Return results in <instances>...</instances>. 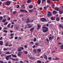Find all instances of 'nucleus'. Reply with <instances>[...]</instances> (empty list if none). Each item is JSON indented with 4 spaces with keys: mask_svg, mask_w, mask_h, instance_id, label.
Wrapping results in <instances>:
<instances>
[{
    "mask_svg": "<svg viewBox=\"0 0 63 63\" xmlns=\"http://www.w3.org/2000/svg\"><path fill=\"white\" fill-rule=\"evenodd\" d=\"M33 51L34 53H36L37 51V50L36 49H34L33 50Z\"/></svg>",
    "mask_w": 63,
    "mask_h": 63,
    "instance_id": "obj_20",
    "label": "nucleus"
},
{
    "mask_svg": "<svg viewBox=\"0 0 63 63\" xmlns=\"http://www.w3.org/2000/svg\"><path fill=\"white\" fill-rule=\"evenodd\" d=\"M61 19L62 20H63V17H61Z\"/></svg>",
    "mask_w": 63,
    "mask_h": 63,
    "instance_id": "obj_59",
    "label": "nucleus"
},
{
    "mask_svg": "<svg viewBox=\"0 0 63 63\" xmlns=\"http://www.w3.org/2000/svg\"><path fill=\"white\" fill-rule=\"evenodd\" d=\"M37 51L38 52H40L41 51V50L40 49H37Z\"/></svg>",
    "mask_w": 63,
    "mask_h": 63,
    "instance_id": "obj_24",
    "label": "nucleus"
},
{
    "mask_svg": "<svg viewBox=\"0 0 63 63\" xmlns=\"http://www.w3.org/2000/svg\"><path fill=\"white\" fill-rule=\"evenodd\" d=\"M6 48H4L3 49V50H4V51H5L6 50Z\"/></svg>",
    "mask_w": 63,
    "mask_h": 63,
    "instance_id": "obj_62",
    "label": "nucleus"
},
{
    "mask_svg": "<svg viewBox=\"0 0 63 63\" xmlns=\"http://www.w3.org/2000/svg\"><path fill=\"white\" fill-rule=\"evenodd\" d=\"M18 38V37L17 36H16L15 37V40H16Z\"/></svg>",
    "mask_w": 63,
    "mask_h": 63,
    "instance_id": "obj_42",
    "label": "nucleus"
},
{
    "mask_svg": "<svg viewBox=\"0 0 63 63\" xmlns=\"http://www.w3.org/2000/svg\"><path fill=\"white\" fill-rule=\"evenodd\" d=\"M10 4L11 3H10V1H8L6 2L5 5H6V6H9V5H10Z\"/></svg>",
    "mask_w": 63,
    "mask_h": 63,
    "instance_id": "obj_2",
    "label": "nucleus"
},
{
    "mask_svg": "<svg viewBox=\"0 0 63 63\" xmlns=\"http://www.w3.org/2000/svg\"><path fill=\"white\" fill-rule=\"evenodd\" d=\"M19 8V5H17V8Z\"/></svg>",
    "mask_w": 63,
    "mask_h": 63,
    "instance_id": "obj_55",
    "label": "nucleus"
},
{
    "mask_svg": "<svg viewBox=\"0 0 63 63\" xmlns=\"http://www.w3.org/2000/svg\"><path fill=\"white\" fill-rule=\"evenodd\" d=\"M17 55L19 56V57H20L21 56V54L18 53L17 54Z\"/></svg>",
    "mask_w": 63,
    "mask_h": 63,
    "instance_id": "obj_32",
    "label": "nucleus"
},
{
    "mask_svg": "<svg viewBox=\"0 0 63 63\" xmlns=\"http://www.w3.org/2000/svg\"><path fill=\"white\" fill-rule=\"evenodd\" d=\"M20 11L21 12H24V10L21 9L20 10Z\"/></svg>",
    "mask_w": 63,
    "mask_h": 63,
    "instance_id": "obj_28",
    "label": "nucleus"
},
{
    "mask_svg": "<svg viewBox=\"0 0 63 63\" xmlns=\"http://www.w3.org/2000/svg\"><path fill=\"white\" fill-rule=\"evenodd\" d=\"M10 25H11V23L9 24L7 26V27H9L10 26Z\"/></svg>",
    "mask_w": 63,
    "mask_h": 63,
    "instance_id": "obj_41",
    "label": "nucleus"
},
{
    "mask_svg": "<svg viewBox=\"0 0 63 63\" xmlns=\"http://www.w3.org/2000/svg\"><path fill=\"white\" fill-rule=\"evenodd\" d=\"M38 28H37V30H38V29H40V26L39 25H37Z\"/></svg>",
    "mask_w": 63,
    "mask_h": 63,
    "instance_id": "obj_11",
    "label": "nucleus"
},
{
    "mask_svg": "<svg viewBox=\"0 0 63 63\" xmlns=\"http://www.w3.org/2000/svg\"><path fill=\"white\" fill-rule=\"evenodd\" d=\"M5 58L7 60H9V58L8 57V56H6Z\"/></svg>",
    "mask_w": 63,
    "mask_h": 63,
    "instance_id": "obj_27",
    "label": "nucleus"
},
{
    "mask_svg": "<svg viewBox=\"0 0 63 63\" xmlns=\"http://www.w3.org/2000/svg\"><path fill=\"white\" fill-rule=\"evenodd\" d=\"M52 39H54V36H52Z\"/></svg>",
    "mask_w": 63,
    "mask_h": 63,
    "instance_id": "obj_61",
    "label": "nucleus"
},
{
    "mask_svg": "<svg viewBox=\"0 0 63 63\" xmlns=\"http://www.w3.org/2000/svg\"><path fill=\"white\" fill-rule=\"evenodd\" d=\"M52 16L51 15V13L50 11H49L48 12V13L47 14V16L48 17H49V16Z\"/></svg>",
    "mask_w": 63,
    "mask_h": 63,
    "instance_id": "obj_3",
    "label": "nucleus"
},
{
    "mask_svg": "<svg viewBox=\"0 0 63 63\" xmlns=\"http://www.w3.org/2000/svg\"><path fill=\"white\" fill-rule=\"evenodd\" d=\"M24 53L25 54H27L28 53V52L27 51H26L24 52Z\"/></svg>",
    "mask_w": 63,
    "mask_h": 63,
    "instance_id": "obj_47",
    "label": "nucleus"
},
{
    "mask_svg": "<svg viewBox=\"0 0 63 63\" xmlns=\"http://www.w3.org/2000/svg\"><path fill=\"white\" fill-rule=\"evenodd\" d=\"M27 24V25H28L29 26L28 27V28H30L32 27L31 26H30V25H30V24Z\"/></svg>",
    "mask_w": 63,
    "mask_h": 63,
    "instance_id": "obj_14",
    "label": "nucleus"
},
{
    "mask_svg": "<svg viewBox=\"0 0 63 63\" xmlns=\"http://www.w3.org/2000/svg\"><path fill=\"white\" fill-rule=\"evenodd\" d=\"M11 24H15V23L14 22H11Z\"/></svg>",
    "mask_w": 63,
    "mask_h": 63,
    "instance_id": "obj_56",
    "label": "nucleus"
},
{
    "mask_svg": "<svg viewBox=\"0 0 63 63\" xmlns=\"http://www.w3.org/2000/svg\"><path fill=\"white\" fill-rule=\"evenodd\" d=\"M50 18L51 20H55V18L53 17H51Z\"/></svg>",
    "mask_w": 63,
    "mask_h": 63,
    "instance_id": "obj_7",
    "label": "nucleus"
},
{
    "mask_svg": "<svg viewBox=\"0 0 63 63\" xmlns=\"http://www.w3.org/2000/svg\"><path fill=\"white\" fill-rule=\"evenodd\" d=\"M50 0H47V3L48 4H50Z\"/></svg>",
    "mask_w": 63,
    "mask_h": 63,
    "instance_id": "obj_31",
    "label": "nucleus"
},
{
    "mask_svg": "<svg viewBox=\"0 0 63 63\" xmlns=\"http://www.w3.org/2000/svg\"><path fill=\"white\" fill-rule=\"evenodd\" d=\"M43 32L44 33H45L47 31H48V28L46 27H43L42 28Z\"/></svg>",
    "mask_w": 63,
    "mask_h": 63,
    "instance_id": "obj_1",
    "label": "nucleus"
},
{
    "mask_svg": "<svg viewBox=\"0 0 63 63\" xmlns=\"http://www.w3.org/2000/svg\"><path fill=\"white\" fill-rule=\"evenodd\" d=\"M60 47H61V49H62L63 48V45H62L61 46H60Z\"/></svg>",
    "mask_w": 63,
    "mask_h": 63,
    "instance_id": "obj_21",
    "label": "nucleus"
},
{
    "mask_svg": "<svg viewBox=\"0 0 63 63\" xmlns=\"http://www.w3.org/2000/svg\"><path fill=\"white\" fill-rule=\"evenodd\" d=\"M33 41L34 42H36V38H34Z\"/></svg>",
    "mask_w": 63,
    "mask_h": 63,
    "instance_id": "obj_50",
    "label": "nucleus"
},
{
    "mask_svg": "<svg viewBox=\"0 0 63 63\" xmlns=\"http://www.w3.org/2000/svg\"><path fill=\"white\" fill-rule=\"evenodd\" d=\"M33 7V5H30L29 6V9H32Z\"/></svg>",
    "mask_w": 63,
    "mask_h": 63,
    "instance_id": "obj_25",
    "label": "nucleus"
},
{
    "mask_svg": "<svg viewBox=\"0 0 63 63\" xmlns=\"http://www.w3.org/2000/svg\"><path fill=\"white\" fill-rule=\"evenodd\" d=\"M2 19H3V17L2 16L0 17V20H2Z\"/></svg>",
    "mask_w": 63,
    "mask_h": 63,
    "instance_id": "obj_35",
    "label": "nucleus"
},
{
    "mask_svg": "<svg viewBox=\"0 0 63 63\" xmlns=\"http://www.w3.org/2000/svg\"><path fill=\"white\" fill-rule=\"evenodd\" d=\"M56 20L57 21H59L60 20V18H59V17H58L56 19Z\"/></svg>",
    "mask_w": 63,
    "mask_h": 63,
    "instance_id": "obj_9",
    "label": "nucleus"
},
{
    "mask_svg": "<svg viewBox=\"0 0 63 63\" xmlns=\"http://www.w3.org/2000/svg\"><path fill=\"white\" fill-rule=\"evenodd\" d=\"M16 11H15L13 12V14L15 15L16 14Z\"/></svg>",
    "mask_w": 63,
    "mask_h": 63,
    "instance_id": "obj_34",
    "label": "nucleus"
},
{
    "mask_svg": "<svg viewBox=\"0 0 63 63\" xmlns=\"http://www.w3.org/2000/svg\"><path fill=\"white\" fill-rule=\"evenodd\" d=\"M8 44H9L8 42L5 45V46H6V47H8Z\"/></svg>",
    "mask_w": 63,
    "mask_h": 63,
    "instance_id": "obj_36",
    "label": "nucleus"
},
{
    "mask_svg": "<svg viewBox=\"0 0 63 63\" xmlns=\"http://www.w3.org/2000/svg\"><path fill=\"white\" fill-rule=\"evenodd\" d=\"M34 29V28L33 27L30 29V31L31 32H32V30H33Z\"/></svg>",
    "mask_w": 63,
    "mask_h": 63,
    "instance_id": "obj_16",
    "label": "nucleus"
},
{
    "mask_svg": "<svg viewBox=\"0 0 63 63\" xmlns=\"http://www.w3.org/2000/svg\"><path fill=\"white\" fill-rule=\"evenodd\" d=\"M49 39L50 40H51V37L50 36L49 37Z\"/></svg>",
    "mask_w": 63,
    "mask_h": 63,
    "instance_id": "obj_51",
    "label": "nucleus"
},
{
    "mask_svg": "<svg viewBox=\"0 0 63 63\" xmlns=\"http://www.w3.org/2000/svg\"><path fill=\"white\" fill-rule=\"evenodd\" d=\"M59 27L60 28H62V29H63V26H62L61 24H60L59 25Z\"/></svg>",
    "mask_w": 63,
    "mask_h": 63,
    "instance_id": "obj_13",
    "label": "nucleus"
},
{
    "mask_svg": "<svg viewBox=\"0 0 63 63\" xmlns=\"http://www.w3.org/2000/svg\"><path fill=\"white\" fill-rule=\"evenodd\" d=\"M8 58H11V56H12V55H8L7 56Z\"/></svg>",
    "mask_w": 63,
    "mask_h": 63,
    "instance_id": "obj_38",
    "label": "nucleus"
},
{
    "mask_svg": "<svg viewBox=\"0 0 63 63\" xmlns=\"http://www.w3.org/2000/svg\"><path fill=\"white\" fill-rule=\"evenodd\" d=\"M46 41H47L48 43H49V40H48V38H46Z\"/></svg>",
    "mask_w": 63,
    "mask_h": 63,
    "instance_id": "obj_40",
    "label": "nucleus"
},
{
    "mask_svg": "<svg viewBox=\"0 0 63 63\" xmlns=\"http://www.w3.org/2000/svg\"><path fill=\"white\" fill-rule=\"evenodd\" d=\"M37 63H42V61L40 60H38L37 62Z\"/></svg>",
    "mask_w": 63,
    "mask_h": 63,
    "instance_id": "obj_23",
    "label": "nucleus"
},
{
    "mask_svg": "<svg viewBox=\"0 0 63 63\" xmlns=\"http://www.w3.org/2000/svg\"><path fill=\"white\" fill-rule=\"evenodd\" d=\"M29 12H30V13H32V12H33V10H29Z\"/></svg>",
    "mask_w": 63,
    "mask_h": 63,
    "instance_id": "obj_39",
    "label": "nucleus"
},
{
    "mask_svg": "<svg viewBox=\"0 0 63 63\" xmlns=\"http://www.w3.org/2000/svg\"><path fill=\"white\" fill-rule=\"evenodd\" d=\"M53 15H56L57 14V12L55 11L54 10L53 12Z\"/></svg>",
    "mask_w": 63,
    "mask_h": 63,
    "instance_id": "obj_8",
    "label": "nucleus"
},
{
    "mask_svg": "<svg viewBox=\"0 0 63 63\" xmlns=\"http://www.w3.org/2000/svg\"><path fill=\"white\" fill-rule=\"evenodd\" d=\"M31 2H32L31 0H29L27 1V3H31Z\"/></svg>",
    "mask_w": 63,
    "mask_h": 63,
    "instance_id": "obj_15",
    "label": "nucleus"
},
{
    "mask_svg": "<svg viewBox=\"0 0 63 63\" xmlns=\"http://www.w3.org/2000/svg\"><path fill=\"white\" fill-rule=\"evenodd\" d=\"M14 34H13V33H11L10 34V36H14Z\"/></svg>",
    "mask_w": 63,
    "mask_h": 63,
    "instance_id": "obj_54",
    "label": "nucleus"
},
{
    "mask_svg": "<svg viewBox=\"0 0 63 63\" xmlns=\"http://www.w3.org/2000/svg\"><path fill=\"white\" fill-rule=\"evenodd\" d=\"M52 5V7H54L55 6V4L53 3L51 4Z\"/></svg>",
    "mask_w": 63,
    "mask_h": 63,
    "instance_id": "obj_30",
    "label": "nucleus"
},
{
    "mask_svg": "<svg viewBox=\"0 0 63 63\" xmlns=\"http://www.w3.org/2000/svg\"><path fill=\"white\" fill-rule=\"evenodd\" d=\"M20 49H22V50H24V48L22 47H20Z\"/></svg>",
    "mask_w": 63,
    "mask_h": 63,
    "instance_id": "obj_37",
    "label": "nucleus"
},
{
    "mask_svg": "<svg viewBox=\"0 0 63 63\" xmlns=\"http://www.w3.org/2000/svg\"><path fill=\"white\" fill-rule=\"evenodd\" d=\"M27 47V46H26L25 45L24 47H25V48H26V47Z\"/></svg>",
    "mask_w": 63,
    "mask_h": 63,
    "instance_id": "obj_58",
    "label": "nucleus"
},
{
    "mask_svg": "<svg viewBox=\"0 0 63 63\" xmlns=\"http://www.w3.org/2000/svg\"><path fill=\"white\" fill-rule=\"evenodd\" d=\"M48 59L49 60H51V57H49L48 58Z\"/></svg>",
    "mask_w": 63,
    "mask_h": 63,
    "instance_id": "obj_46",
    "label": "nucleus"
},
{
    "mask_svg": "<svg viewBox=\"0 0 63 63\" xmlns=\"http://www.w3.org/2000/svg\"><path fill=\"white\" fill-rule=\"evenodd\" d=\"M59 59H60L58 58H55V60H58Z\"/></svg>",
    "mask_w": 63,
    "mask_h": 63,
    "instance_id": "obj_43",
    "label": "nucleus"
},
{
    "mask_svg": "<svg viewBox=\"0 0 63 63\" xmlns=\"http://www.w3.org/2000/svg\"><path fill=\"white\" fill-rule=\"evenodd\" d=\"M54 9L55 10H56V11H59V8L56 7Z\"/></svg>",
    "mask_w": 63,
    "mask_h": 63,
    "instance_id": "obj_10",
    "label": "nucleus"
},
{
    "mask_svg": "<svg viewBox=\"0 0 63 63\" xmlns=\"http://www.w3.org/2000/svg\"><path fill=\"white\" fill-rule=\"evenodd\" d=\"M3 41H0V45H3Z\"/></svg>",
    "mask_w": 63,
    "mask_h": 63,
    "instance_id": "obj_22",
    "label": "nucleus"
},
{
    "mask_svg": "<svg viewBox=\"0 0 63 63\" xmlns=\"http://www.w3.org/2000/svg\"><path fill=\"white\" fill-rule=\"evenodd\" d=\"M36 47V46L33 45L32 47L33 48H34V47Z\"/></svg>",
    "mask_w": 63,
    "mask_h": 63,
    "instance_id": "obj_63",
    "label": "nucleus"
},
{
    "mask_svg": "<svg viewBox=\"0 0 63 63\" xmlns=\"http://www.w3.org/2000/svg\"><path fill=\"white\" fill-rule=\"evenodd\" d=\"M11 53L9 52H7L5 53V54H11Z\"/></svg>",
    "mask_w": 63,
    "mask_h": 63,
    "instance_id": "obj_17",
    "label": "nucleus"
},
{
    "mask_svg": "<svg viewBox=\"0 0 63 63\" xmlns=\"http://www.w3.org/2000/svg\"><path fill=\"white\" fill-rule=\"evenodd\" d=\"M11 59H12V60H14V61H16V60H17V61H18V59H16V60H15V59H13L12 58H11Z\"/></svg>",
    "mask_w": 63,
    "mask_h": 63,
    "instance_id": "obj_12",
    "label": "nucleus"
},
{
    "mask_svg": "<svg viewBox=\"0 0 63 63\" xmlns=\"http://www.w3.org/2000/svg\"><path fill=\"white\" fill-rule=\"evenodd\" d=\"M18 51L19 52H20V51H22V50H21V49H18Z\"/></svg>",
    "mask_w": 63,
    "mask_h": 63,
    "instance_id": "obj_53",
    "label": "nucleus"
},
{
    "mask_svg": "<svg viewBox=\"0 0 63 63\" xmlns=\"http://www.w3.org/2000/svg\"><path fill=\"white\" fill-rule=\"evenodd\" d=\"M20 63H23V62L21 61H20Z\"/></svg>",
    "mask_w": 63,
    "mask_h": 63,
    "instance_id": "obj_64",
    "label": "nucleus"
},
{
    "mask_svg": "<svg viewBox=\"0 0 63 63\" xmlns=\"http://www.w3.org/2000/svg\"><path fill=\"white\" fill-rule=\"evenodd\" d=\"M41 0H38L37 1V4H38V5H40L41 4Z\"/></svg>",
    "mask_w": 63,
    "mask_h": 63,
    "instance_id": "obj_6",
    "label": "nucleus"
},
{
    "mask_svg": "<svg viewBox=\"0 0 63 63\" xmlns=\"http://www.w3.org/2000/svg\"><path fill=\"white\" fill-rule=\"evenodd\" d=\"M44 10H46L47 9V7L46 6H45L44 7Z\"/></svg>",
    "mask_w": 63,
    "mask_h": 63,
    "instance_id": "obj_45",
    "label": "nucleus"
},
{
    "mask_svg": "<svg viewBox=\"0 0 63 63\" xmlns=\"http://www.w3.org/2000/svg\"><path fill=\"white\" fill-rule=\"evenodd\" d=\"M38 44H39V43H36L35 44V45L36 46H38Z\"/></svg>",
    "mask_w": 63,
    "mask_h": 63,
    "instance_id": "obj_44",
    "label": "nucleus"
},
{
    "mask_svg": "<svg viewBox=\"0 0 63 63\" xmlns=\"http://www.w3.org/2000/svg\"><path fill=\"white\" fill-rule=\"evenodd\" d=\"M12 55L13 57H15L16 58L17 57V56H16V55H14L13 54H12Z\"/></svg>",
    "mask_w": 63,
    "mask_h": 63,
    "instance_id": "obj_26",
    "label": "nucleus"
},
{
    "mask_svg": "<svg viewBox=\"0 0 63 63\" xmlns=\"http://www.w3.org/2000/svg\"><path fill=\"white\" fill-rule=\"evenodd\" d=\"M6 21H7V19H4L2 21V22H5Z\"/></svg>",
    "mask_w": 63,
    "mask_h": 63,
    "instance_id": "obj_18",
    "label": "nucleus"
},
{
    "mask_svg": "<svg viewBox=\"0 0 63 63\" xmlns=\"http://www.w3.org/2000/svg\"><path fill=\"white\" fill-rule=\"evenodd\" d=\"M30 21V19H27V23H28V22H29Z\"/></svg>",
    "mask_w": 63,
    "mask_h": 63,
    "instance_id": "obj_19",
    "label": "nucleus"
},
{
    "mask_svg": "<svg viewBox=\"0 0 63 63\" xmlns=\"http://www.w3.org/2000/svg\"><path fill=\"white\" fill-rule=\"evenodd\" d=\"M3 32H5V33H7L8 32V31L6 30H4L3 31Z\"/></svg>",
    "mask_w": 63,
    "mask_h": 63,
    "instance_id": "obj_33",
    "label": "nucleus"
},
{
    "mask_svg": "<svg viewBox=\"0 0 63 63\" xmlns=\"http://www.w3.org/2000/svg\"><path fill=\"white\" fill-rule=\"evenodd\" d=\"M8 23V22H6L4 23V25H7V24Z\"/></svg>",
    "mask_w": 63,
    "mask_h": 63,
    "instance_id": "obj_29",
    "label": "nucleus"
},
{
    "mask_svg": "<svg viewBox=\"0 0 63 63\" xmlns=\"http://www.w3.org/2000/svg\"><path fill=\"white\" fill-rule=\"evenodd\" d=\"M59 12L60 14L61 15L63 13V10H59Z\"/></svg>",
    "mask_w": 63,
    "mask_h": 63,
    "instance_id": "obj_4",
    "label": "nucleus"
},
{
    "mask_svg": "<svg viewBox=\"0 0 63 63\" xmlns=\"http://www.w3.org/2000/svg\"><path fill=\"white\" fill-rule=\"evenodd\" d=\"M3 56H4V54H2L1 55V57H3Z\"/></svg>",
    "mask_w": 63,
    "mask_h": 63,
    "instance_id": "obj_57",
    "label": "nucleus"
},
{
    "mask_svg": "<svg viewBox=\"0 0 63 63\" xmlns=\"http://www.w3.org/2000/svg\"><path fill=\"white\" fill-rule=\"evenodd\" d=\"M52 53H55V51H52Z\"/></svg>",
    "mask_w": 63,
    "mask_h": 63,
    "instance_id": "obj_60",
    "label": "nucleus"
},
{
    "mask_svg": "<svg viewBox=\"0 0 63 63\" xmlns=\"http://www.w3.org/2000/svg\"><path fill=\"white\" fill-rule=\"evenodd\" d=\"M7 20H11V18H10V17H8L7 19Z\"/></svg>",
    "mask_w": 63,
    "mask_h": 63,
    "instance_id": "obj_52",
    "label": "nucleus"
},
{
    "mask_svg": "<svg viewBox=\"0 0 63 63\" xmlns=\"http://www.w3.org/2000/svg\"><path fill=\"white\" fill-rule=\"evenodd\" d=\"M0 63H4L3 61L2 60L0 61Z\"/></svg>",
    "mask_w": 63,
    "mask_h": 63,
    "instance_id": "obj_48",
    "label": "nucleus"
},
{
    "mask_svg": "<svg viewBox=\"0 0 63 63\" xmlns=\"http://www.w3.org/2000/svg\"><path fill=\"white\" fill-rule=\"evenodd\" d=\"M41 19H42V21H43V22H45V21H47V20H46V19L44 18H41ZM44 20H45V21Z\"/></svg>",
    "mask_w": 63,
    "mask_h": 63,
    "instance_id": "obj_5",
    "label": "nucleus"
},
{
    "mask_svg": "<svg viewBox=\"0 0 63 63\" xmlns=\"http://www.w3.org/2000/svg\"><path fill=\"white\" fill-rule=\"evenodd\" d=\"M37 53H38V54H37V56H40V53H38V52H37Z\"/></svg>",
    "mask_w": 63,
    "mask_h": 63,
    "instance_id": "obj_49",
    "label": "nucleus"
}]
</instances>
